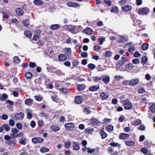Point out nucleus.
<instances>
[{"label": "nucleus", "instance_id": "nucleus-1", "mask_svg": "<svg viewBox=\"0 0 155 155\" xmlns=\"http://www.w3.org/2000/svg\"><path fill=\"white\" fill-rule=\"evenodd\" d=\"M123 103L124 108L126 110H130L133 106L132 104L128 100L124 101Z\"/></svg>", "mask_w": 155, "mask_h": 155}, {"label": "nucleus", "instance_id": "nucleus-2", "mask_svg": "<svg viewBox=\"0 0 155 155\" xmlns=\"http://www.w3.org/2000/svg\"><path fill=\"white\" fill-rule=\"evenodd\" d=\"M66 129L68 130H71L74 128V124L72 123H67L65 125Z\"/></svg>", "mask_w": 155, "mask_h": 155}, {"label": "nucleus", "instance_id": "nucleus-3", "mask_svg": "<svg viewBox=\"0 0 155 155\" xmlns=\"http://www.w3.org/2000/svg\"><path fill=\"white\" fill-rule=\"evenodd\" d=\"M149 11V9L148 8L145 7L140 9L138 13L139 14L145 15L147 14Z\"/></svg>", "mask_w": 155, "mask_h": 155}, {"label": "nucleus", "instance_id": "nucleus-4", "mask_svg": "<svg viewBox=\"0 0 155 155\" xmlns=\"http://www.w3.org/2000/svg\"><path fill=\"white\" fill-rule=\"evenodd\" d=\"M12 133L11 136L12 138H15L18 137L19 130L15 128H13L12 130Z\"/></svg>", "mask_w": 155, "mask_h": 155}, {"label": "nucleus", "instance_id": "nucleus-5", "mask_svg": "<svg viewBox=\"0 0 155 155\" xmlns=\"http://www.w3.org/2000/svg\"><path fill=\"white\" fill-rule=\"evenodd\" d=\"M14 119L16 120H21L24 117V114L22 112L17 113L14 116Z\"/></svg>", "mask_w": 155, "mask_h": 155}, {"label": "nucleus", "instance_id": "nucleus-6", "mask_svg": "<svg viewBox=\"0 0 155 155\" xmlns=\"http://www.w3.org/2000/svg\"><path fill=\"white\" fill-rule=\"evenodd\" d=\"M31 140L34 143H41L43 142V139L40 137H36L33 138Z\"/></svg>", "mask_w": 155, "mask_h": 155}, {"label": "nucleus", "instance_id": "nucleus-7", "mask_svg": "<svg viewBox=\"0 0 155 155\" xmlns=\"http://www.w3.org/2000/svg\"><path fill=\"white\" fill-rule=\"evenodd\" d=\"M82 32L87 35H90L92 34L93 33V30L90 28H87L86 29H85L82 31Z\"/></svg>", "mask_w": 155, "mask_h": 155}, {"label": "nucleus", "instance_id": "nucleus-8", "mask_svg": "<svg viewBox=\"0 0 155 155\" xmlns=\"http://www.w3.org/2000/svg\"><path fill=\"white\" fill-rule=\"evenodd\" d=\"M129 137V135L128 134L124 133H121L120 134L119 137L121 140H125Z\"/></svg>", "mask_w": 155, "mask_h": 155}, {"label": "nucleus", "instance_id": "nucleus-9", "mask_svg": "<svg viewBox=\"0 0 155 155\" xmlns=\"http://www.w3.org/2000/svg\"><path fill=\"white\" fill-rule=\"evenodd\" d=\"M67 5L70 7H76L80 6L79 4L75 2H68L67 3Z\"/></svg>", "mask_w": 155, "mask_h": 155}, {"label": "nucleus", "instance_id": "nucleus-10", "mask_svg": "<svg viewBox=\"0 0 155 155\" xmlns=\"http://www.w3.org/2000/svg\"><path fill=\"white\" fill-rule=\"evenodd\" d=\"M73 149L75 150H78L80 149L79 144L78 142L75 141L72 142Z\"/></svg>", "mask_w": 155, "mask_h": 155}, {"label": "nucleus", "instance_id": "nucleus-11", "mask_svg": "<svg viewBox=\"0 0 155 155\" xmlns=\"http://www.w3.org/2000/svg\"><path fill=\"white\" fill-rule=\"evenodd\" d=\"M139 80L137 78L130 80V86H132L136 85L139 83Z\"/></svg>", "mask_w": 155, "mask_h": 155}, {"label": "nucleus", "instance_id": "nucleus-12", "mask_svg": "<svg viewBox=\"0 0 155 155\" xmlns=\"http://www.w3.org/2000/svg\"><path fill=\"white\" fill-rule=\"evenodd\" d=\"M50 129L53 131L55 132L59 130L60 128L59 127L56 125H53L50 127Z\"/></svg>", "mask_w": 155, "mask_h": 155}, {"label": "nucleus", "instance_id": "nucleus-13", "mask_svg": "<svg viewBox=\"0 0 155 155\" xmlns=\"http://www.w3.org/2000/svg\"><path fill=\"white\" fill-rule=\"evenodd\" d=\"M124 63L123 61H119L116 65V68L118 70L120 68H121L124 64Z\"/></svg>", "mask_w": 155, "mask_h": 155}, {"label": "nucleus", "instance_id": "nucleus-14", "mask_svg": "<svg viewBox=\"0 0 155 155\" xmlns=\"http://www.w3.org/2000/svg\"><path fill=\"white\" fill-rule=\"evenodd\" d=\"M82 101V99L81 96H78L75 97V101L77 104H81Z\"/></svg>", "mask_w": 155, "mask_h": 155}, {"label": "nucleus", "instance_id": "nucleus-15", "mask_svg": "<svg viewBox=\"0 0 155 155\" xmlns=\"http://www.w3.org/2000/svg\"><path fill=\"white\" fill-rule=\"evenodd\" d=\"M58 58L60 61H63L66 60L67 57L65 55L61 54L58 55Z\"/></svg>", "mask_w": 155, "mask_h": 155}, {"label": "nucleus", "instance_id": "nucleus-16", "mask_svg": "<svg viewBox=\"0 0 155 155\" xmlns=\"http://www.w3.org/2000/svg\"><path fill=\"white\" fill-rule=\"evenodd\" d=\"M118 40L117 42L119 43H122L126 41L124 38L122 36L117 35V36Z\"/></svg>", "mask_w": 155, "mask_h": 155}, {"label": "nucleus", "instance_id": "nucleus-17", "mask_svg": "<svg viewBox=\"0 0 155 155\" xmlns=\"http://www.w3.org/2000/svg\"><path fill=\"white\" fill-rule=\"evenodd\" d=\"M100 96L102 100H103L107 98L108 97L109 95L107 92H103L101 94Z\"/></svg>", "mask_w": 155, "mask_h": 155}, {"label": "nucleus", "instance_id": "nucleus-18", "mask_svg": "<svg viewBox=\"0 0 155 155\" xmlns=\"http://www.w3.org/2000/svg\"><path fill=\"white\" fill-rule=\"evenodd\" d=\"M25 112L27 114V117L28 119H30L32 117V115L31 114V110L30 109H28L26 110Z\"/></svg>", "mask_w": 155, "mask_h": 155}, {"label": "nucleus", "instance_id": "nucleus-19", "mask_svg": "<svg viewBox=\"0 0 155 155\" xmlns=\"http://www.w3.org/2000/svg\"><path fill=\"white\" fill-rule=\"evenodd\" d=\"M33 102V100L31 99H27L25 101V104L28 106L31 105Z\"/></svg>", "mask_w": 155, "mask_h": 155}, {"label": "nucleus", "instance_id": "nucleus-20", "mask_svg": "<svg viewBox=\"0 0 155 155\" xmlns=\"http://www.w3.org/2000/svg\"><path fill=\"white\" fill-rule=\"evenodd\" d=\"M67 30L71 32L72 33H74V30L75 29V27L73 25H69L67 27Z\"/></svg>", "mask_w": 155, "mask_h": 155}, {"label": "nucleus", "instance_id": "nucleus-21", "mask_svg": "<svg viewBox=\"0 0 155 155\" xmlns=\"http://www.w3.org/2000/svg\"><path fill=\"white\" fill-rule=\"evenodd\" d=\"M103 80L104 83L107 84L110 81V77L108 76H104L103 77Z\"/></svg>", "mask_w": 155, "mask_h": 155}, {"label": "nucleus", "instance_id": "nucleus-22", "mask_svg": "<svg viewBox=\"0 0 155 155\" xmlns=\"http://www.w3.org/2000/svg\"><path fill=\"white\" fill-rule=\"evenodd\" d=\"M16 11V14L19 16H21L23 14V10L21 8H17Z\"/></svg>", "mask_w": 155, "mask_h": 155}, {"label": "nucleus", "instance_id": "nucleus-23", "mask_svg": "<svg viewBox=\"0 0 155 155\" xmlns=\"http://www.w3.org/2000/svg\"><path fill=\"white\" fill-rule=\"evenodd\" d=\"M87 152L90 153H91L94 152H97V154H98L99 153V151L98 150H96L95 149H91V148H88L87 149Z\"/></svg>", "mask_w": 155, "mask_h": 155}, {"label": "nucleus", "instance_id": "nucleus-24", "mask_svg": "<svg viewBox=\"0 0 155 155\" xmlns=\"http://www.w3.org/2000/svg\"><path fill=\"white\" fill-rule=\"evenodd\" d=\"M135 66L132 63H129L125 65V68L126 69H131Z\"/></svg>", "mask_w": 155, "mask_h": 155}, {"label": "nucleus", "instance_id": "nucleus-25", "mask_svg": "<svg viewBox=\"0 0 155 155\" xmlns=\"http://www.w3.org/2000/svg\"><path fill=\"white\" fill-rule=\"evenodd\" d=\"M100 123V121L96 119L93 118L91 120V124L94 125H97Z\"/></svg>", "mask_w": 155, "mask_h": 155}, {"label": "nucleus", "instance_id": "nucleus-26", "mask_svg": "<svg viewBox=\"0 0 155 155\" xmlns=\"http://www.w3.org/2000/svg\"><path fill=\"white\" fill-rule=\"evenodd\" d=\"M112 52L110 51H106L104 54V56L106 57H110L111 56Z\"/></svg>", "mask_w": 155, "mask_h": 155}, {"label": "nucleus", "instance_id": "nucleus-27", "mask_svg": "<svg viewBox=\"0 0 155 155\" xmlns=\"http://www.w3.org/2000/svg\"><path fill=\"white\" fill-rule=\"evenodd\" d=\"M8 97V96L7 94L5 93L3 94L0 97V100L2 101H4L7 99Z\"/></svg>", "mask_w": 155, "mask_h": 155}, {"label": "nucleus", "instance_id": "nucleus-28", "mask_svg": "<svg viewBox=\"0 0 155 155\" xmlns=\"http://www.w3.org/2000/svg\"><path fill=\"white\" fill-rule=\"evenodd\" d=\"M64 52L68 55L69 56L71 53V50L70 48H66L64 49Z\"/></svg>", "mask_w": 155, "mask_h": 155}, {"label": "nucleus", "instance_id": "nucleus-29", "mask_svg": "<svg viewBox=\"0 0 155 155\" xmlns=\"http://www.w3.org/2000/svg\"><path fill=\"white\" fill-rule=\"evenodd\" d=\"M132 9L131 7L129 5L125 6L123 7L122 9L124 11H127L130 10Z\"/></svg>", "mask_w": 155, "mask_h": 155}, {"label": "nucleus", "instance_id": "nucleus-30", "mask_svg": "<svg viewBox=\"0 0 155 155\" xmlns=\"http://www.w3.org/2000/svg\"><path fill=\"white\" fill-rule=\"evenodd\" d=\"M100 133L102 139L105 138L107 136V134L103 130H101L100 131Z\"/></svg>", "mask_w": 155, "mask_h": 155}, {"label": "nucleus", "instance_id": "nucleus-31", "mask_svg": "<svg viewBox=\"0 0 155 155\" xmlns=\"http://www.w3.org/2000/svg\"><path fill=\"white\" fill-rule=\"evenodd\" d=\"M71 145L70 142L69 141H68L64 142V146L65 148L68 149L70 148Z\"/></svg>", "mask_w": 155, "mask_h": 155}, {"label": "nucleus", "instance_id": "nucleus-32", "mask_svg": "<svg viewBox=\"0 0 155 155\" xmlns=\"http://www.w3.org/2000/svg\"><path fill=\"white\" fill-rule=\"evenodd\" d=\"M25 137H22L19 140V143L21 145H25L26 144L25 141Z\"/></svg>", "mask_w": 155, "mask_h": 155}, {"label": "nucleus", "instance_id": "nucleus-33", "mask_svg": "<svg viewBox=\"0 0 155 155\" xmlns=\"http://www.w3.org/2000/svg\"><path fill=\"white\" fill-rule=\"evenodd\" d=\"M126 144L129 146H133L134 144V142L133 141H125Z\"/></svg>", "mask_w": 155, "mask_h": 155}, {"label": "nucleus", "instance_id": "nucleus-34", "mask_svg": "<svg viewBox=\"0 0 155 155\" xmlns=\"http://www.w3.org/2000/svg\"><path fill=\"white\" fill-rule=\"evenodd\" d=\"M13 62L15 63H18L20 61V60L18 56H15L13 60Z\"/></svg>", "mask_w": 155, "mask_h": 155}, {"label": "nucleus", "instance_id": "nucleus-35", "mask_svg": "<svg viewBox=\"0 0 155 155\" xmlns=\"http://www.w3.org/2000/svg\"><path fill=\"white\" fill-rule=\"evenodd\" d=\"M147 61V58L146 56L142 57L141 59V63L143 65L145 64Z\"/></svg>", "mask_w": 155, "mask_h": 155}, {"label": "nucleus", "instance_id": "nucleus-36", "mask_svg": "<svg viewBox=\"0 0 155 155\" xmlns=\"http://www.w3.org/2000/svg\"><path fill=\"white\" fill-rule=\"evenodd\" d=\"M33 3L38 5H41L43 3V2L40 0H35L34 1Z\"/></svg>", "mask_w": 155, "mask_h": 155}, {"label": "nucleus", "instance_id": "nucleus-37", "mask_svg": "<svg viewBox=\"0 0 155 155\" xmlns=\"http://www.w3.org/2000/svg\"><path fill=\"white\" fill-rule=\"evenodd\" d=\"M148 48V44L147 43H145L142 44L141 45V48L144 50H147Z\"/></svg>", "mask_w": 155, "mask_h": 155}, {"label": "nucleus", "instance_id": "nucleus-38", "mask_svg": "<svg viewBox=\"0 0 155 155\" xmlns=\"http://www.w3.org/2000/svg\"><path fill=\"white\" fill-rule=\"evenodd\" d=\"M54 73L57 75L59 76L64 75V74L61 70H60L55 71Z\"/></svg>", "mask_w": 155, "mask_h": 155}, {"label": "nucleus", "instance_id": "nucleus-39", "mask_svg": "<svg viewBox=\"0 0 155 155\" xmlns=\"http://www.w3.org/2000/svg\"><path fill=\"white\" fill-rule=\"evenodd\" d=\"M25 76L27 79H30L32 77V74L31 72H28L26 73Z\"/></svg>", "mask_w": 155, "mask_h": 155}, {"label": "nucleus", "instance_id": "nucleus-40", "mask_svg": "<svg viewBox=\"0 0 155 155\" xmlns=\"http://www.w3.org/2000/svg\"><path fill=\"white\" fill-rule=\"evenodd\" d=\"M94 130V129L93 128H87L85 130V131L86 134H91Z\"/></svg>", "mask_w": 155, "mask_h": 155}, {"label": "nucleus", "instance_id": "nucleus-41", "mask_svg": "<svg viewBox=\"0 0 155 155\" xmlns=\"http://www.w3.org/2000/svg\"><path fill=\"white\" fill-rule=\"evenodd\" d=\"M99 88V86L95 85L89 88V90L91 91H95L97 90Z\"/></svg>", "mask_w": 155, "mask_h": 155}, {"label": "nucleus", "instance_id": "nucleus-42", "mask_svg": "<svg viewBox=\"0 0 155 155\" xmlns=\"http://www.w3.org/2000/svg\"><path fill=\"white\" fill-rule=\"evenodd\" d=\"M150 110L153 113H155V104H153L150 107Z\"/></svg>", "mask_w": 155, "mask_h": 155}, {"label": "nucleus", "instance_id": "nucleus-43", "mask_svg": "<svg viewBox=\"0 0 155 155\" xmlns=\"http://www.w3.org/2000/svg\"><path fill=\"white\" fill-rule=\"evenodd\" d=\"M24 33L25 35L29 38H30L31 37V32L30 31H26Z\"/></svg>", "mask_w": 155, "mask_h": 155}, {"label": "nucleus", "instance_id": "nucleus-44", "mask_svg": "<svg viewBox=\"0 0 155 155\" xmlns=\"http://www.w3.org/2000/svg\"><path fill=\"white\" fill-rule=\"evenodd\" d=\"M59 25L58 24H55L51 26L50 28L53 30L57 29L59 28Z\"/></svg>", "mask_w": 155, "mask_h": 155}, {"label": "nucleus", "instance_id": "nucleus-45", "mask_svg": "<svg viewBox=\"0 0 155 155\" xmlns=\"http://www.w3.org/2000/svg\"><path fill=\"white\" fill-rule=\"evenodd\" d=\"M48 148L45 147H41L40 149V151L43 153L48 152Z\"/></svg>", "mask_w": 155, "mask_h": 155}, {"label": "nucleus", "instance_id": "nucleus-46", "mask_svg": "<svg viewBox=\"0 0 155 155\" xmlns=\"http://www.w3.org/2000/svg\"><path fill=\"white\" fill-rule=\"evenodd\" d=\"M140 60L139 59L136 58L133 59L132 60V63L136 64H137L140 63Z\"/></svg>", "mask_w": 155, "mask_h": 155}, {"label": "nucleus", "instance_id": "nucleus-47", "mask_svg": "<svg viewBox=\"0 0 155 155\" xmlns=\"http://www.w3.org/2000/svg\"><path fill=\"white\" fill-rule=\"evenodd\" d=\"M111 12H113L117 13L118 12V9L117 7H114L111 9Z\"/></svg>", "mask_w": 155, "mask_h": 155}, {"label": "nucleus", "instance_id": "nucleus-48", "mask_svg": "<svg viewBox=\"0 0 155 155\" xmlns=\"http://www.w3.org/2000/svg\"><path fill=\"white\" fill-rule=\"evenodd\" d=\"M2 127H3V128H4L6 131H8L10 129L9 126L6 124L3 125Z\"/></svg>", "mask_w": 155, "mask_h": 155}, {"label": "nucleus", "instance_id": "nucleus-49", "mask_svg": "<svg viewBox=\"0 0 155 155\" xmlns=\"http://www.w3.org/2000/svg\"><path fill=\"white\" fill-rule=\"evenodd\" d=\"M122 84L124 85H130V81L126 80L123 81L122 83Z\"/></svg>", "mask_w": 155, "mask_h": 155}, {"label": "nucleus", "instance_id": "nucleus-50", "mask_svg": "<svg viewBox=\"0 0 155 155\" xmlns=\"http://www.w3.org/2000/svg\"><path fill=\"white\" fill-rule=\"evenodd\" d=\"M106 129L109 131L111 132L114 129L113 126L112 125H110L107 127Z\"/></svg>", "mask_w": 155, "mask_h": 155}, {"label": "nucleus", "instance_id": "nucleus-51", "mask_svg": "<svg viewBox=\"0 0 155 155\" xmlns=\"http://www.w3.org/2000/svg\"><path fill=\"white\" fill-rule=\"evenodd\" d=\"M110 145L111 146L114 147H120V144L116 143L115 142H111L110 143Z\"/></svg>", "mask_w": 155, "mask_h": 155}, {"label": "nucleus", "instance_id": "nucleus-52", "mask_svg": "<svg viewBox=\"0 0 155 155\" xmlns=\"http://www.w3.org/2000/svg\"><path fill=\"white\" fill-rule=\"evenodd\" d=\"M87 67L88 68L90 69L91 70H93L96 67L95 65L93 64H89Z\"/></svg>", "mask_w": 155, "mask_h": 155}, {"label": "nucleus", "instance_id": "nucleus-53", "mask_svg": "<svg viewBox=\"0 0 155 155\" xmlns=\"http://www.w3.org/2000/svg\"><path fill=\"white\" fill-rule=\"evenodd\" d=\"M60 90L63 91L64 93H68L69 92V90L66 88H61L60 89Z\"/></svg>", "mask_w": 155, "mask_h": 155}, {"label": "nucleus", "instance_id": "nucleus-54", "mask_svg": "<svg viewBox=\"0 0 155 155\" xmlns=\"http://www.w3.org/2000/svg\"><path fill=\"white\" fill-rule=\"evenodd\" d=\"M141 151L146 155L148 153V150L147 149L145 148H142L141 149Z\"/></svg>", "mask_w": 155, "mask_h": 155}, {"label": "nucleus", "instance_id": "nucleus-55", "mask_svg": "<svg viewBox=\"0 0 155 155\" xmlns=\"http://www.w3.org/2000/svg\"><path fill=\"white\" fill-rule=\"evenodd\" d=\"M83 112L86 114H88L90 113V111L87 108H84L83 110Z\"/></svg>", "mask_w": 155, "mask_h": 155}, {"label": "nucleus", "instance_id": "nucleus-56", "mask_svg": "<svg viewBox=\"0 0 155 155\" xmlns=\"http://www.w3.org/2000/svg\"><path fill=\"white\" fill-rule=\"evenodd\" d=\"M141 122L140 120H137L134 122V124L135 126H137L141 124Z\"/></svg>", "mask_w": 155, "mask_h": 155}, {"label": "nucleus", "instance_id": "nucleus-57", "mask_svg": "<svg viewBox=\"0 0 155 155\" xmlns=\"http://www.w3.org/2000/svg\"><path fill=\"white\" fill-rule=\"evenodd\" d=\"M93 80L96 82H97L101 80V78L100 77H93Z\"/></svg>", "mask_w": 155, "mask_h": 155}, {"label": "nucleus", "instance_id": "nucleus-58", "mask_svg": "<svg viewBox=\"0 0 155 155\" xmlns=\"http://www.w3.org/2000/svg\"><path fill=\"white\" fill-rule=\"evenodd\" d=\"M101 48V47L98 45H95L94 48V50L97 51L99 49Z\"/></svg>", "mask_w": 155, "mask_h": 155}, {"label": "nucleus", "instance_id": "nucleus-59", "mask_svg": "<svg viewBox=\"0 0 155 155\" xmlns=\"http://www.w3.org/2000/svg\"><path fill=\"white\" fill-rule=\"evenodd\" d=\"M36 66V64L35 62H30L29 63V66L31 68H34Z\"/></svg>", "mask_w": 155, "mask_h": 155}, {"label": "nucleus", "instance_id": "nucleus-60", "mask_svg": "<svg viewBox=\"0 0 155 155\" xmlns=\"http://www.w3.org/2000/svg\"><path fill=\"white\" fill-rule=\"evenodd\" d=\"M122 78V77L120 75L115 76L114 78L115 81H119Z\"/></svg>", "mask_w": 155, "mask_h": 155}, {"label": "nucleus", "instance_id": "nucleus-61", "mask_svg": "<svg viewBox=\"0 0 155 155\" xmlns=\"http://www.w3.org/2000/svg\"><path fill=\"white\" fill-rule=\"evenodd\" d=\"M23 23L24 26H28L29 24L28 21L27 20H24L23 21Z\"/></svg>", "mask_w": 155, "mask_h": 155}, {"label": "nucleus", "instance_id": "nucleus-62", "mask_svg": "<svg viewBox=\"0 0 155 155\" xmlns=\"http://www.w3.org/2000/svg\"><path fill=\"white\" fill-rule=\"evenodd\" d=\"M16 126L18 129L21 130L22 128V125L21 124L18 123L16 124Z\"/></svg>", "mask_w": 155, "mask_h": 155}, {"label": "nucleus", "instance_id": "nucleus-63", "mask_svg": "<svg viewBox=\"0 0 155 155\" xmlns=\"http://www.w3.org/2000/svg\"><path fill=\"white\" fill-rule=\"evenodd\" d=\"M135 50V48L134 47L131 46L128 49V51L129 52H131L132 54L133 52Z\"/></svg>", "mask_w": 155, "mask_h": 155}, {"label": "nucleus", "instance_id": "nucleus-64", "mask_svg": "<svg viewBox=\"0 0 155 155\" xmlns=\"http://www.w3.org/2000/svg\"><path fill=\"white\" fill-rule=\"evenodd\" d=\"M78 89L79 91H82L84 89V87L82 85H79L78 86Z\"/></svg>", "mask_w": 155, "mask_h": 155}]
</instances>
